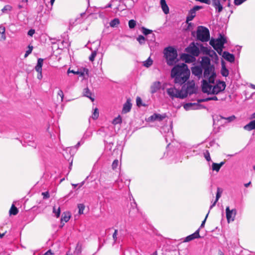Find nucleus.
<instances>
[{"label": "nucleus", "mask_w": 255, "mask_h": 255, "mask_svg": "<svg viewBox=\"0 0 255 255\" xmlns=\"http://www.w3.org/2000/svg\"><path fill=\"white\" fill-rule=\"evenodd\" d=\"M201 50L203 52V53L208 54V51L210 50V49L201 45Z\"/></svg>", "instance_id": "de8ad7c7"}, {"label": "nucleus", "mask_w": 255, "mask_h": 255, "mask_svg": "<svg viewBox=\"0 0 255 255\" xmlns=\"http://www.w3.org/2000/svg\"><path fill=\"white\" fill-rule=\"evenodd\" d=\"M199 238H200V236L199 235V229H198L194 233L187 236L185 239V242H189L193 239Z\"/></svg>", "instance_id": "dca6fc26"}, {"label": "nucleus", "mask_w": 255, "mask_h": 255, "mask_svg": "<svg viewBox=\"0 0 255 255\" xmlns=\"http://www.w3.org/2000/svg\"><path fill=\"white\" fill-rule=\"evenodd\" d=\"M160 87L161 83L160 82L158 81L154 82L150 87L151 93H154L156 92L158 90L160 89Z\"/></svg>", "instance_id": "6ab92c4d"}, {"label": "nucleus", "mask_w": 255, "mask_h": 255, "mask_svg": "<svg viewBox=\"0 0 255 255\" xmlns=\"http://www.w3.org/2000/svg\"><path fill=\"white\" fill-rule=\"evenodd\" d=\"M42 78V72H38V74L37 75V78L39 80H41Z\"/></svg>", "instance_id": "774afa93"}, {"label": "nucleus", "mask_w": 255, "mask_h": 255, "mask_svg": "<svg viewBox=\"0 0 255 255\" xmlns=\"http://www.w3.org/2000/svg\"><path fill=\"white\" fill-rule=\"evenodd\" d=\"M137 40L140 44H142L144 43L145 39L142 35H139L137 37Z\"/></svg>", "instance_id": "a19ab883"}, {"label": "nucleus", "mask_w": 255, "mask_h": 255, "mask_svg": "<svg viewBox=\"0 0 255 255\" xmlns=\"http://www.w3.org/2000/svg\"><path fill=\"white\" fill-rule=\"evenodd\" d=\"M43 62V59L42 58H39L37 61V65L42 67Z\"/></svg>", "instance_id": "5fc2aeb1"}, {"label": "nucleus", "mask_w": 255, "mask_h": 255, "mask_svg": "<svg viewBox=\"0 0 255 255\" xmlns=\"http://www.w3.org/2000/svg\"><path fill=\"white\" fill-rule=\"evenodd\" d=\"M136 105H137V106L139 107V106H141V105H142V103H141L142 100H141V98L140 97H137L136 98Z\"/></svg>", "instance_id": "09e8293b"}, {"label": "nucleus", "mask_w": 255, "mask_h": 255, "mask_svg": "<svg viewBox=\"0 0 255 255\" xmlns=\"http://www.w3.org/2000/svg\"><path fill=\"white\" fill-rule=\"evenodd\" d=\"M84 96L89 98L92 102L94 101V98L91 97L92 93L88 88L84 89Z\"/></svg>", "instance_id": "a878e982"}, {"label": "nucleus", "mask_w": 255, "mask_h": 255, "mask_svg": "<svg viewBox=\"0 0 255 255\" xmlns=\"http://www.w3.org/2000/svg\"><path fill=\"white\" fill-rule=\"evenodd\" d=\"M226 217L228 222L234 221L235 216L237 214L236 209L230 210L229 207H227L226 209Z\"/></svg>", "instance_id": "f8f14e48"}, {"label": "nucleus", "mask_w": 255, "mask_h": 255, "mask_svg": "<svg viewBox=\"0 0 255 255\" xmlns=\"http://www.w3.org/2000/svg\"><path fill=\"white\" fill-rule=\"evenodd\" d=\"M160 5L164 13L165 14H168L169 12V10L165 0H160Z\"/></svg>", "instance_id": "412c9836"}, {"label": "nucleus", "mask_w": 255, "mask_h": 255, "mask_svg": "<svg viewBox=\"0 0 255 255\" xmlns=\"http://www.w3.org/2000/svg\"><path fill=\"white\" fill-rule=\"evenodd\" d=\"M12 9V7L9 5H5L2 9V12L3 13H6L7 11H10Z\"/></svg>", "instance_id": "58836bf2"}, {"label": "nucleus", "mask_w": 255, "mask_h": 255, "mask_svg": "<svg viewBox=\"0 0 255 255\" xmlns=\"http://www.w3.org/2000/svg\"><path fill=\"white\" fill-rule=\"evenodd\" d=\"M113 124L115 125L120 124L122 123V118L120 116H119L118 117L115 118L113 121Z\"/></svg>", "instance_id": "473e14b6"}, {"label": "nucleus", "mask_w": 255, "mask_h": 255, "mask_svg": "<svg viewBox=\"0 0 255 255\" xmlns=\"http://www.w3.org/2000/svg\"><path fill=\"white\" fill-rule=\"evenodd\" d=\"M202 91L204 93L211 94V90L212 89V85L211 84L214 83H209L208 80L203 79L202 81Z\"/></svg>", "instance_id": "9d476101"}, {"label": "nucleus", "mask_w": 255, "mask_h": 255, "mask_svg": "<svg viewBox=\"0 0 255 255\" xmlns=\"http://www.w3.org/2000/svg\"><path fill=\"white\" fill-rule=\"evenodd\" d=\"M190 71L184 63L175 65L171 70L170 76L175 84L182 85L189 78Z\"/></svg>", "instance_id": "f257e3e1"}, {"label": "nucleus", "mask_w": 255, "mask_h": 255, "mask_svg": "<svg viewBox=\"0 0 255 255\" xmlns=\"http://www.w3.org/2000/svg\"><path fill=\"white\" fill-rule=\"evenodd\" d=\"M32 49H33L32 46L29 45L28 46V50L25 52V54L24 55V58L27 57L28 56V55L31 53Z\"/></svg>", "instance_id": "ea45409f"}, {"label": "nucleus", "mask_w": 255, "mask_h": 255, "mask_svg": "<svg viewBox=\"0 0 255 255\" xmlns=\"http://www.w3.org/2000/svg\"><path fill=\"white\" fill-rule=\"evenodd\" d=\"M71 217V215L69 212H64L62 215V217L61 219V223L63 221L65 222H67Z\"/></svg>", "instance_id": "b1692460"}, {"label": "nucleus", "mask_w": 255, "mask_h": 255, "mask_svg": "<svg viewBox=\"0 0 255 255\" xmlns=\"http://www.w3.org/2000/svg\"><path fill=\"white\" fill-rule=\"evenodd\" d=\"M120 23V20L118 18H115L112 20L110 24L111 27H115L117 26Z\"/></svg>", "instance_id": "c756f323"}, {"label": "nucleus", "mask_w": 255, "mask_h": 255, "mask_svg": "<svg viewBox=\"0 0 255 255\" xmlns=\"http://www.w3.org/2000/svg\"><path fill=\"white\" fill-rule=\"evenodd\" d=\"M18 213V209L16 207L14 206V205H12L11 207V208L9 210V214L15 215Z\"/></svg>", "instance_id": "c85d7f7f"}, {"label": "nucleus", "mask_w": 255, "mask_h": 255, "mask_svg": "<svg viewBox=\"0 0 255 255\" xmlns=\"http://www.w3.org/2000/svg\"><path fill=\"white\" fill-rule=\"evenodd\" d=\"M209 98H210V100H214V101L218 100V99L217 97H216V96H213L212 97H209Z\"/></svg>", "instance_id": "338daca9"}, {"label": "nucleus", "mask_w": 255, "mask_h": 255, "mask_svg": "<svg viewBox=\"0 0 255 255\" xmlns=\"http://www.w3.org/2000/svg\"><path fill=\"white\" fill-rule=\"evenodd\" d=\"M98 117H99L98 109V108H95L94 110V113H93L92 117L94 120H96L98 119Z\"/></svg>", "instance_id": "c9c22d12"}, {"label": "nucleus", "mask_w": 255, "mask_h": 255, "mask_svg": "<svg viewBox=\"0 0 255 255\" xmlns=\"http://www.w3.org/2000/svg\"><path fill=\"white\" fill-rule=\"evenodd\" d=\"M223 47H218L216 49H214L217 51V52L220 54L221 55Z\"/></svg>", "instance_id": "052dcab7"}, {"label": "nucleus", "mask_w": 255, "mask_h": 255, "mask_svg": "<svg viewBox=\"0 0 255 255\" xmlns=\"http://www.w3.org/2000/svg\"><path fill=\"white\" fill-rule=\"evenodd\" d=\"M208 214H209V213L207 214V215L206 216V217L205 218V219L204 220V221L202 222L201 225V227H203L204 225H205V222H206V220L207 218V217L208 216Z\"/></svg>", "instance_id": "0e129e2a"}, {"label": "nucleus", "mask_w": 255, "mask_h": 255, "mask_svg": "<svg viewBox=\"0 0 255 255\" xmlns=\"http://www.w3.org/2000/svg\"><path fill=\"white\" fill-rule=\"evenodd\" d=\"M142 33L144 35H147L148 34H150V33H151L152 32V30H151L148 29H147V28H146L145 27H143L142 28Z\"/></svg>", "instance_id": "c03bdc74"}, {"label": "nucleus", "mask_w": 255, "mask_h": 255, "mask_svg": "<svg viewBox=\"0 0 255 255\" xmlns=\"http://www.w3.org/2000/svg\"><path fill=\"white\" fill-rule=\"evenodd\" d=\"M204 69L203 76L205 79L208 80L209 83H214L215 78L216 76V73L214 72V67H208Z\"/></svg>", "instance_id": "39448f33"}, {"label": "nucleus", "mask_w": 255, "mask_h": 255, "mask_svg": "<svg viewBox=\"0 0 255 255\" xmlns=\"http://www.w3.org/2000/svg\"><path fill=\"white\" fill-rule=\"evenodd\" d=\"M212 5L219 13L222 11L223 8L221 4V0H212Z\"/></svg>", "instance_id": "4468645a"}, {"label": "nucleus", "mask_w": 255, "mask_h": 255, "mask_svg": "<svg viewBox=\"0 0 255 255\" xmlns=\"http://www.w3.org/2000/svg\"><path fill=\"white\" fill-rule=\"evenodd\" d=\"M166 91L167 94L172 99H173L174 98L183 99L185 98V96L182 95L181 89L179 90L175 88V87L168 88Z\"/></svg>", "instance_id": "423d86ee"}, {"label": "nucleus", "mask_w": 255, "mask_h": 255, "mask_svg": "<svg viewBox=\"0 0 255 255\" xmlns=\"http://www.w3.org/2000/svg\"><path fill=\"white\" fill-rule=\"evenodd\" d=\"M68 74L70 73H72L75 74L79 75L80 76H83L84 75V73L79 71H75L73 70H70V69H68L67 71Z\"/></svg>", "instance_id": "7c9ffc66"}, {"label": "nucleus", "mask_w": 255, "mask_h": 255, "mask_svg": "<svg viewBox=\"0 0 255 255\" xmlns=\"http://www.w3.org/2000/svg\"><path fill=\"white\" fill-rule=\"evenodd\" d=\"M195 105V103H187L184 105V108L186 110H189L193 106Z\"/></svg>", "instance_id": "79ce46f5"}, {"label": "nucleus", "mask_w": 255, "mask_h": 255, "mask_svg": "<svg viewBox=\"0 0 255 255\" xmlns=\"http://www.w3.org/2000/svg\"><path fill=\"white\" fill-rule=\"evenodd\" d=\"M192 74L197 76L198 78L201 77L202 75V69L199 66H195L191 69Z\"/></svg>", "instance_id": "ddd939ff"}, {"label": "nucleus", "mask_w": 255, "mask_h": 255, "mask_svg": "<svg viewBox=\"0 0 255 255\" xmlns=\"http://www.w3.org/2000/svg\"><path fill=\"white\" fill-rule=\"evenodd\" d=\"M117 235H118V230H115V232L113 235V238L114 240V241L116 242L117 239Z\"/></svg>", "instance_id": "6e6d98bb"}, {"label": "nucleus", "mask_w": 255, "mask_h": 255, "mask_svg": "<svg viewBox=\"0 0 255 255\" xmlns=\"http://www.w3.org/2000/svg\"><path fill=\"white\" fill-rule=\"evenodd\" d=\"M222 193V190L220 188H218L217 192V194H216V200H215V202L213 203V204L211 206L210 208H212L214 206H215L216 203L218 201L219 199L220 198Z\"/></svg>", "instance_id": "393cba45"}, {"label": "nucleus", "mask_w": 255, "mask_h": 255, "mask_svg": "<svg viewBox=\"0 0 255 255\" xmlns=\"http://www.w3.org/2000/svg\"><path fill=\"white\" fill-rule=\"evenodd\" d=\"M226 43H227L226 38L221 34L218 38L212 39L210 41V44L213 46L214 49H216L218 47H224V44Z\"/></svg>", "instance_id": "0eeeda50"}, {"label": "nucleus", "mask_w": 255, "mask_h": 255, "mask_svg": "<svg viewBox=\"0 0 255 255\" xmlns=\"http://www.w3.org/2000/svg\"><path fill=\"white\" fill-rule=\"evenodd\" d=\"M53 212L55 214L57 218L59 217L60 214V208L58 207L57 209H56L55 206L53 208Z\"/></svg>", "instance_id": "e433bc0d"}, {"label": "nucleus", "mask_w": 255, "mask_h": 255, "mask_svg": "<svg viewBox=\"0 0 255 255\" xmlns=\"http://www.w3.org/2000/svg\"><path fill=\"white\" fill-rule=\"evenodd\" d=\"M5 39H6V36H5V33L0 34V40L4 41V40H5Z\"/></svg>", "instance_id": "bf43d9fd"}, {"label": "nucleus", "mask_w": 255, "mask_h": 255, "mask_svg": "<svg viewBox=\"0 0 255 255\" xmlns=\"http://www.w3.org/2000/svg\"><path fill=\"white\" fill-rule=\"evenodd\" d=\"M186 51L191 54L193 56H198L200 54V50L194 42L191 43L189 46L186 48Z\"/></svg>", "instance_id": "1a4fd4ad"}, {"label": "nucleus", "mask_w": 255, "mask_h": 255, "mask_svg": "<svg viewBox=\"0 0 255 255\" xmlns=\"http://www.w3.org/2000/svg\"><path fill=\"white\" fill-rule=\"evenodd\" d=\"M221 74L224 77H227L229 75V71L223 63H222Z\"/></svg>", "instance_id": "bb28decb"}, {"label": "nucleus", "mask_w": 255, "mask_h": 255, "mask_svg": "<svg viewBox=\"0 0 255 255\" xmlns=\"http://www.w3.org/2000/svg\"><path fill=\"white\" fill-rule=\"evenodd\" d=\"M208 55H209L210 56H211L212 57H213L214 56H215V57L217 56L216 52L214 50H213L211 49H210V50L208 51Z\"/></svg>", "instance_id": "49530a36"}, {"label": "nucleus", "mask_w": 255, "mask_h": 255, "mask_svg": "<svg viewBox=\"0 0 255 255\" xmlns=\"http://www.w3.org/2000/svg\"><path fill=\"white\" fill-rule=\"evenodd\" d=\"M226 88L225 82L219 81L217 84L212 86L211 94L217 95L223 91Z\"/></svg>", "instance_id": "6e6552de"}, {"label": "nucleus", "mask_w": 255, "mask_h": 255, "mask_svg": "<svg viewBox=\"0 0 255 255\" xmlns=\"http://www.w3.org/2000/svg\"><path fill=\"white\" fill-rule=\"evenodd\" d=\"M78 208L79 209V214H82L83 211L85 209V205L83 204H79L78 205Z\"/></svg>", "instance_id": "f704fd0d"}, {"label": "nucleus", "mask_w": 255, "mask_h": 255, "mask_svg": "<svg viewBox=\"0 0 255 255\" xmlns=\"http://www.w3.org/2000/svg\"><path fill=\"white\" fill-rule=\"evenodd\" d=\"M164 118V116H163L160 114H154L149 117V119L152 121L156 120L160 121H162Z\"/></svg>", "instance_id": "5701e85b"}, {"label": "nucleus", "mask_w": 255, "mask_h": 255, "mask_svg": "<svg viewBox=\"0 0 255 255\" xmlns=\"http://www.w3.org/2000/svg\"><path fill=\"white\" fill-rule=\"evenodd\" d=\"M164 54L168 65L172 66L176 63L177 52L175 49L172 47H167L164 50Z\"/></svg>", "instance_id": "f03ea898"}, {"label": "nucleus", "mask_w": 255, "mask_h": 255, "mask_svg": "<svg viewBox=\"0 0 255 255\" xmlns=\"http://www.w3.org/2000/svg\"><path fill=\"white\" fill-rule=\"evenodd\" d=\"M58 95L61 97V101H63L64 98V94L63 91L61 90H59L58 92Z\"/></svg>", "instance_id": "864d4df0"}, {"label": "nucleus", "mask_w": 255, "mask_h": 255, "mask_svg": "<svg viewBox=\"0 0 255 255\" xmlns=\"http://www.w3.org/2000/svg\"><path fill=\"white\" fill-rule=\"evenodd\" d=\"M223 57L227 61L233 62L235 60V56L233 54H230L228 52L225 51L223 52Z\"/></svg>", "instance_id": "a211bd4d"}, {"label": "nucleus", "mask_w": 255, "mask_h": 255, "mask_svg": "<svg viewBox=\"0 0 255 255\" xmlns=\"http://www.w3.org/2000/svg\"><path fill=\"white\" fill-rule=\"evenodd\" d=\"M82 250V247L81 245H79V244H77L76 250L77 251L78 253H80L81 252Z\"/></svg>", "instance_id": "4d7b16f0"}, {"label": "nucleus", "mask_w": 255, "mask_h": 255, "mask_svg": "<svg viewBox=\"0 0 255 255\" xmlns=\"http://www.w3.org/2000/svg\"><path fill=\"white\" fill-rule=\"evenodd\" d=\"M96 55H97V51L95 50L93 51L91 55L89 57V60L93 62L95 60V58L96 56Z\"/></svg>", "instance_id": "37998d69"}, {"label": "nucleus", "mask_w": 255, "mask_h": 255, "mask_svg": "<svg viewBox=\"0 0 255 255\" xmlns=\"http://www.w3.org/2000/svg\"><path fill=\"white\" fill-rule=\"evenodd\" d=\"M136 25V21L131 19L128 21V26L130 28H133Z\"/></svg>", "instance_id": "4c0bfd02"}, {"label": "nucleus", "mask_w": 255, "mask_h": 255, "mask_svg": "<svg viewBox=\"0 0 255 255\" xmlns=\"http://www.w3.org/2000/svg\"><path fill=\"white\" fill-rule=\"evenodd\" d=\"M201 66L202 68L213 66L211 65L210 59L207 57H204L202 59Z\"/></svg>", "instance_id": "2eb2a0df"}, {"label": "nucleus", "mask_w": 255, "mask_h": 255, "mask_svg": "<svg viewBox=\"0 0 255 255\" xmlns=\"http://www.w3.org/2000/svg\"><path fill=\"white\" fill-rule=\"evenodd\" d=\"M202 8V6L196 5L193 7V8L191 9L188 13V15L186 18V22H188L189 21L192 20L196 16V11Z\"/></svg>", "instance_id": "9b49d317"}, {"label": "nucleus", "mask_w": 255, "mask_h": 255, "mask_svg": "<svg viewBox=\"0 0 255 255\" xmlns=\"http://www.w3.org/2000/svg\"><path fill=\"white\" fill-rule=\"evenodd\" d=\"M182 58L185 60L186 63H190L194 61L195 59L194 56L189 55L187 54H184L182 56Z\"/></svg>", "instance_id": "4be33fe9"}, {"label": "nucleus", "mask_w": 255, "mask_h": 255, "mask_svg": "<svg viewBox=\"0 0 255 255\" xmlns=\"http://www.w3.org/2000/svg\"><path fill=\"white\" fill-rule=\"evenodd\" d=\"M131 108V104L130 102V100L128 99L126 103L124 105L122 113L126 114L129 112Z\"/></svg>", "instance_id": "f3484780"}, {"label": "nucleus", "mask_w": 255, "mask_h": 255, "mask_svg": "<svg viewBox=\"0 0 255 255\" xmlns=\"http://www.w3.org/2000/svg\"><path fill=\"white\" fill-rule=\"evenodd\" d=\"M197 91L198 88L195 86V82L193 80L189 81L181 88V92H182V95L185 96V98L188 95H191L197 93Z\"/></svg>", "instance_id": "7ed1b4c3"}, {"label": "nucleus", "mask_w": 255, "mask_h": 255, "mask_svg": "<svg viewBox=\"0 0 255 255\" xmlns=\"http://www.w3.org/2000/svg\"><path fill=\"white\" fill-rule=\"evenodd\" d=\"M244 129L251 131L255 129V120L250 122L248 124L244 127Z\"/></svg>", "instance_id": "aec40b11"}, {"label": "nucleus", "mask_w": 255, "mask_h": 255, "mask_svg": "<svg viewBox=\"0 0 255 255\" xmlns=\"http://www.w3.org/2000/svg\"><path fill=\"white\" fill-rule=\"evenodd\" d=\"M118 164H119V161L118 159H115L113 162V164H112V169L113 170H115L116 169L118 166Z\"/></svg>", "instance_id": "a18cd8bd"}, {"label": "nucleus", "mask_w": 255, "mask_h": 255, "mask_svg": "<svg viewBox=\"0 0 255 255\" xmlns=\"http://www.w3.org/2000/svg\"><path fill=\"white\" fill-rule=\"evenodd\" d=\"M152 60L149 57L145 62H144L143 65L146 67H148L152 64Z\"/></svg>", "instance_id": "2f4dec72"}, {"label": "nucleus", "mask_w": 255, "mask_h": 255, "mask_svg": "<svg viewBox=\"0 0 255 255\" xmlns=\"http://www.w3.org/2000/svg\"><path fill=\"white\" fill-rule=\"evenodd\" d=\"M35 33V30L34 29H30L28 32V35L32 36L34 33Z\"/></svg>", "instance_id": "680f3d73"}, {"label": "nucleus", "mask_w": 255, "mask_h": 255, "mask_svg": "<svg viewBox=\"0 0 255 255\" xmlns=\"http://www.w3.org/2000/svg\"><path fill=\"white\" fill-rule=\"evenodd\" d=\"M197 38L203 42L208 41L210 38L208 29L202 26H199L197 30Z\"/></svg>", "instance_id": "20e7f679"}, {"label": "nucleus", "mask_w": 255, "mask_h": 255, "mask_svg": "<svg viewBox=\"0 0 255 255\" xmlns=\"http://www.w3.org/2000/svg\"><path fill=\"white\" fill-rule=\"evenodd\" d=\"M212 170L218 172L220 170V167L218 163H213L212 166Z\"/></svg>", "instance_id": "72a5a7b5"}, {"label": "nucleus", "mask_w": 255, "mask_h": 255, "mask_svg": "<svg viewBox=\"0 0 255 255\" xmlns=\"http://www.w3.org/2000/svg\"><path fill=\"white\" fill-rule=\"evenodd\" d=\"M42 195L43 196V199H48L49 198L50 195L48 191L42 192Z\"/></svg>", "instance_id": "3c124183"}, {"label": "nucleus", "mask_w": 255, "mask_h": 255, "mask_svg": "<svg viewBox=\"0 0 255 255\" xmlns=\"http://www.w3.org/2000/svg\"><path fill=\"white\" fill-rule=\"evenodd\" d=\"M53 253H52L50 250L47 251L45 253H44L43 255H52Z\"/></svg>", "instance_id": "69168bd1"}, {"label": "nucleus", "mask_w": 255, "mask_h": 255, "mask_svg": "<svg viewBox=\"0 0 255 255\" xmlns=\"http://www.w3.org/2000/svg\"><path fill=\"white\" fill-rule=\"evenodd\" d=\"M35 70L38 73V72H42V67L38 66L36 65V66L35 67Z\"/></svg>", "instance_id": "13d9d810"}, {"label": "nucleus", "mask_w": 255, "mask_h": 255, "mask_svg": "<svg viewBox=\"0 0 255 255\" xmlns=\"http://www.w3.org/2000/svg\"><path fill=\"white\" fill-rule=\"evenodd\" d=\"M220 117L221 119H224V120H227L228 123H231V122L234 121V120H235L236 119V116L234 115H232L228 118H225L222 116H220Z\"/></svg>", "instance_id": "cd10ccee"}, {"label": "nucleus", "mask_w": 255, "mask_h": 255, "mask_svg": "<svg viewBox=\"0 0 255 255\" xmlns=\"http://www.w3.org/2000/svg\"><path fill=\"white\" fill-rule=\"evenodd\" d=\"M246 0H234V3L236 5H239L242 4Z\"/></svg>", "instance_id": "603ef678"}, {"label": "nucleus", "mask_w": 255, "mask_h": 255, "mask_svg": "<svg viewBox=\"0 0 255 255\" xmlns=\"http://www.w3.org/2000/svg\"><path fill=\"white\" fill-rule=\"evenodd\" d=\"M204 156L207 161H209L211 160L210 153L208 151H207L204 154Z\"/></svg>", "instance_id": "8fccbe9b"}, {"label": "nucleus", "mask_w": 255, "mask_h": 255, "mask_svg": "<svg viewBox=\"0 0 255 255\" xmlns=\"http://www.w3.org/2000/svg\"><path fill=\"white\" fill-rule=\"evenodd\" d=\"M5 29L4 26L0 27V34L5 33Z\"/></svg>", "instance_id": "e2e57ef3"}]
</instances>
